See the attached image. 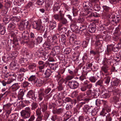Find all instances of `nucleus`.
Listing matches in <instances>:
<instances>
[{
  "label": "nucleus",
  "mask_w": 121,
  "mask_h": 121,
  "mask_svg": "<svg viewBox=\"0 0 121 121\" xmlns=\"http://www.w3.org/2000/svg\"><path fill=\"white\" fill-rule=\"evenodd\" d=\"M31 109L29 107H26L24 109L22 110L21 112V116L24 119H26L30 118L27 121H34L35 117L33 115L30 116L31 113Z\"/></svg>",
  "instance_id": "obj_1"
},
{
  "label": "nucleus",
  "mask_w": 121,
  "mask_h": 121,
  "mask_svg": "<svg viewBox=\"0 0 121 121\" xmlns=\"http://www.w3.org/2000/svg\"><path fill=\"white\" fill-rule=\"evenodd\" d=\"M77 99L78 101H83L84 102L83 104H85V102H88L90 99L88 96L84 93H80L77 96Z\"/></svg>",
  "instance_id": "obj_2"
},
{
  "label": "nucleus",
  "mask_w": 121,
  "mask_h": 121,
  "mask_svg": "<svg viewBox=\"0 0 121 121\" xmlns=\"http://www.w3.org/2000/svg\"><path fill=\"white\" fill-rule=\"evenodd\" d=\"M119 48V47H115L114 45H111L107 48V54L109 55L111 54L112 51L116 52L118 51Z\"/></svg>",
  "instance_id": "obj_3"
},
{
  "label": "nucleus",
  "mask_w": 121,
  "mask_h": 121,
  "mask_svg": "<svg viewBox=\"0 0 121 121\" xmlns=\"http://www.w3.org/2000/svg\"><path fill=\"white\" fill-rule=\"evenodd\" d=\"M30 25L28 21L25 20L22 21L19 26V28L20 30H24L25 28V26L26 28H29Z\"/></svg>",
  "instance_id": "obj_4"
},
{
  "label": "nucleus",
  "mask_w": 121,
  "mask_h": 121,
  "mask_svg": "<svg viewBox=\"0 0 121 121\" xmlns=\"http://www.w3.org/2000/svg\"><path fill=\"white\" fill-rule=\"evenodd\" d=\"M39 105L42 109V110L43 112H45V116L46 117L45 118L47 119L50 115V113L49 112H46L47 109V106L46 104H44L43 102L39 104Z\"/></svg>",
  "instance_id": "obj_5"
},
{
  "label": "nucleus",
  "mask_w": 121,
  "mask_h": 121,
  "mask_svg": "<svg viewBox=\"0 0 121 121\" xmlns=\"http://www.w3.org/2000/svg\"><path fill=\"white\" fill-rule=\"evenodd\" d=\"M68 85L69 87L72 89H75L79 86V83L77 81H68Z\"/></svg>",
  "instance_id": "obj_6"
},
{
  "label": "nucleus",
  "mask_w": 121,
  "mask_h": 121,
  "mask_svg": "<svg viewBox=\"0 0 121 121\" xmlns=\"http://www.w3.org/2000/svg\"><path fill=\"white\" fill-rule=\"evenodd\" d=\"M96 41L95 44V45L96 47H99L102 46V44L101 42H102L103 39L102 36L100 35H98L96 36Z\"/></svg>",
  "instance_id": "obj_7"
},
{
  "label": "nucleus",
  "mask_w": 121,
  "mask_h": 121,
  "mask_svg": "<svg viewBox=\"0 0 121 121\" xmlns=\"http://www.w3.org/2000/svg\"><path fill=\"white\" fill-rule=\"evenodd\" d=\"M36 114L37 117L35 121H41L42 120L43 115L41 111V109L38 108L36 110Z\"/></svg>",
  "instance_id": "obj_8"
},
{
  "label": "nucleus",
  "mask_w": 121,
  "mask_h": 121,
  "mask_svg": "<svg viewBox=\"0 0 121 121\" xmlns=\"http://www.w3.org/2000/svg\"><path fill=\"white\" fill-rule=\"evenodd\" d=\"M49 24L50 31V33L53 32L54 31L53 30L56 26V22L55 21L52 20L50 21Z\"/></svg>",
  "instance_id": "obj_9"
},
{
  "label": "nucleus",
  "mask_w": 121,
  "mask_h": 121,
  "mask_svg": "<svg viewBox=\"0 0 121 121\" xmlns=\"http://www.w3.org/2000/svg\"><path fill=\"white\" fill-rule=\"evenodd\" d=\"M26 96L27 97L35 100L37 98V97L35 96L33 91L32 90H30L28 92Z\"/></svg>",
  "instance_id": "obj_10"
},
{
  "label": "nucleus",
  "mask_w": 121,
  "mask_h": 121,
  "mask_svg": "<svg viewBox=\"0 0 121 121\" xmlns=\"http://www.w3.org/2000/svg\"><path fill=\"white\" fill-rule=\"evenodd\" d=\"M83 6L84 9L86 11V10H91V9L92 4L89 2H85L83 4Z\"/></svg>",
  "instance_id": "obj_11"
},
{
  "label": "nucleus",
  "mask_w": 121,
  "mask_h": 121,
  "mask_svg": "<svg viewBox=\"0 0 121 121\" xmlns=\"http://www.w3.org/2000/svg\"><path fill=\"white\" fill-rule=\"evenodd\" d=\"M102 103L104 107L103 109H106L107 111L110 112L111 111V108L110 107L108 106V103L106 101L102 100Z\"/></svg>",
  "instance_id": "obj_12"
},
{
  "label": "nucleus",
  "mask_w": 121,
  "mask_h": 121,
  "mask_svg": "<svg viewBox=\"0 0 121 121\" xmlns=\"http://www.w3.org/2000/svg\"><path fill=\"white\" fill-rule=\"evenodd\" d=\"M43 83V79L37 78L36 80L35 81L34 83L37 87H40L42 85Z\"/></svg>",
  "instance_id": "obj_13"
},
{
  "label": "nucleus",
  "mask_w": 121,
  "mask_h": 121,
  "mask_svg": "<svg viewBox=\"0 0 121 121\" xmlns=\"http://www.w3.org/2000/svg\"><path fill=\"white\" fill-rule=\"evenodd\" d=\"M56 17V20L59 21L60 22V23L62 25H65L68 23V22L67 19L64 17L60 18H58V17Z\"/></svg>",
  "instance_id": "obj_14"
},
{
  "label": "nucleus",
  "mask_w": 121,
  "mask_h": 121,
  "mask_svg": "<svg viewBox=\"0 0 121 121\" xmlns=\"http://www.w3.org/2000/svg\"><path fill=\"white\" fill-rule=\"evenodd\" d=\"M72 113L70 111L67 112L65 116L67 117H64L63 119H59L58 120L59 121H66L71 116Z\"/></svg>",
  "instance_id": "obj_15"
},
{
  "label": "nucleus",
  "mask_w": 121,
  "mask_h": 121,
  "mask_svg": "<svg viewBox=\"0 0 121 121\" xmlns=\"http://www.w3.org/2000/svg\"><path fill=\"white\" fill-rule=\"evenodd\" d=\"M64 81V79H61L58 82V86H57L58 90L60 91L63 90L64 88V86L63 84Z\"/></svg>",
  "instance_id": "obj_16"
},
{
  "label": "nucleus",
  "mask_w": 121,
  "mask_h": 121,
  "mask_svg": "<svg viewBox=\"0 0 121 121\" xmlns=\"http://www.w3.org/2000/svg\"><path fill=\"white\" fill-rule=\"evenodd\" d=\"M63 101L64 103H65L66 102H70L71 103L75 104L76 103V99L73 100V101L69 97H64L63 98Z\"/></svg>",
  "instance_id": "obj_17"
},
{
  "label": "nucleus",
  "mask_w": 121,
  "mask_h": 121,
  "mask_svg": "<svg viewBox=\"0 0 121 121\" xmlns=\"http://www.w3.org/2000/svg\"><path fill=\"white\" fill-rule=\"evenodd\" d=\"M103 11L104 13V15H107L110 13L111 11V8L106 5L103 6Z\"/></svg>",
  "instance_id": "obj_18"
},
{
  "label": "nucleus",
  "mask_w": 121,
  "mask_h": 121,
  "mask_svg": "<svg viewBox=\"0 0 121 121\" xmlns=\"http://www.w3.org/2000/svg\"><path fill=\"white\" fill-rule=\"evenodd\" d=\"M51 89L50 88H47L45 89L43 91V92L45 95L46 96V95L49 94V98H50L52 95V93L55 91V90H53L51 91Z\"/></svg>",
  "instance_id": "obj_19"
},
{
  "label": "nucleus",
  "mask_w": 121,
  "mask_h": 121,
  "mask_svg": "<svg viewBox=\"0 0 121 121\" xmlns=\"http://www.w3.org/2000/svg\"><path fill=\"white\" fill-rule=\"evenodd\" d=\"M95 26L94 24H91L88 26V30L91 33L94 32L96 30Z\"/></svg>",
  "instance_id": "obj_20"
},
{
  "label": "nucleus",
  "mask_w": 121,
  "mask_h": 121,
  "mask_svg": "<svg viewBox=\"0 0 121 121\" xmlns=\"http://www.w3.org/2000/svg\"><path fill=\"white\" fill-rule=\"evenodd\" d=\"M44 89L43 87L41 88L40 89V92L39 94V100H42L44 97L46 96L43 92Z\"/></svg>",
  "instance_id": "obj_21"
},
{
  "label": "nucleus",
  "mask_w": 121,
  "mask_h": 121,
  "mask_svg": "<svg viewBox=\"0 0 121 121\" xmlns=\"http://www.w3.org/2000/svg\"><path fill=\"white\" fill-rule=\"evenodd\" d=\"M62 25L59 24L58 25V30L60 31V33H64L67 30V28L65 27H63Z\"/></svg>",
  "instance_id": "obj_22"
},
{
  "label": "nucleus",
  "mask_w": 121,
  "mask_h": 121,
  "mask_svg": "<svg viewBox=\"0 0 121 121\" xmlns=\"http://www.w3.org/2000/svg\"><path fill=\"white\" fill-rule=\"evenodd\" d=\"M103 65L101 68V70L102 71L105 73H108V70L109 69V65H106L104 64Z\"/></svg>",
  "instance_id": "obj_23"
},
{
  "label": "nucleus",
  "mask_w": 121,
  "mask_h": 121,
  "mask_svg": "<svg viewBox=\"0 0 121 121\" xmlns=\"http://www.w3.org/2000/svg\"><path fill=\"white\" fill-rule=\"evenodd\" d=\"M24 92L22 90H20L17 96L18 99L19 100H21V101H23V96L24 95Z\"/></svg>",
  "instance_id": "obj_24"
},
{
  "label": "nucleus",
  "mask_w": 121,
  "mask_h": 121,
  "mask_svg": "<svg viewBox=\"0 0 121 121\" xmlns=\"http://www.w3.org/2000/svg\"><path fill=\"white\" fill-rule=\"evenodd\" d=\"M110 112L107 111L105 109H103L102 111L100 113V115L103 117H106L110 114L109 113Z\"/></svg>",
  "instance_id": "obj_25"
},
{
  "label": "nucleus",
  "mask_w": 121,
  "mask_h": 121,
  "mask_svg": "<svg viewBox=\"0 0 121 121\" xmlns=\"http://www.w3.org/2000/svg\"><path fill=\"white\" fill-rule=\"evenodd\" d=\"M64 111L63 108H60L57 109H53L52 110V112L54 114H59L62 113Z\"/></svg>",
  "instance_id": "obj_26"
},
{
  "label": "nucleus",
  "mask_w": 121,
  "mask_h": 121,
  "mask_svg": "<svg viewBox=\"0 0 121 121\" xmlns=\"http://www.w3.org/2000/svg\"><path fill=\"white\" fill-rule=\"evenodd\" d=\"M87 29V27L86 26L84 25H81L78 30V32H79L78 33H80L82 32H83V33H86Z\"/></svg>",
  "instance_id": "obj_27"
},
{
  "label": "nucleus",
  "mask_w": 121,
  "mask_h": 121,
  "mask_svg": "<svg viewBox=\"0 0 121 121\" xmlns=\"http://www.w3.org/2000/svg\"><path fill=\"white\" fill-rule=\"evenodd\" d=\"M29 35L27 31H24L22 34L23 39L24 40H27L29 39Z\"/></svg>",
  "instance_id": "obj_28"
},
{
  "label": "nucleus",
  "mask_w": 121,
  "mask_h": 121,
  "mask_svg": "<svg viewBox=\"0 0 121 121\" xmlns=\"http://www.w3.org/2000/svg\"><path fill=\"white\" fill-rule=\"evenodd\" d=\"M83 109L85 112H86L87 114H90L91 111V108L88 105H84L83 108Z\"/></svg>",
  "instance_id": "obj_29"
},
{
  "label": "nucleus",
  "mask_w": 121,
  "mask_h": 121,
  "mask_svg": "<svg viewBox=\"0 0 121 121\" xmlns=\"http://www.w3.org/2000/svg\"><path fill=\"white\" fill-rule=\"evenodd\" d=\"M120 82L119 79L116 78H114L111 82V85H112L117 86L119 84Z\"/></svg>",
  "instance_id": "obj_30"
},
{
  "label": "nucleus",
  "mask_w": 121,
  "mask_h": 121,
  "mask_svg": "<svg viewBox=\"0 0 121 121\" xmlns=\"http://www.w3.org/2000/svg\"><path fill=\"white\" fill-rule=\"evenodd\" d=\"M20 83H15L13 84L12 87V90L13 91H15L18 90L20 87L19 84Z\"/></svg>",
  "instance_id": "obj_31"
},
{
  "label": "nucleus",
  "mask_w": 121,
  "mask_h": 121,
  "mask_svg": "<svg viewBox=\"0 0 121 121\" xmlns=\"http://www.w3.org/2000/svg\"><path fill=\"white\" fill-rule=\"evenodd\" d=\"M96 86L98 85L100 86V88L102 89H104L105 88L104 86L103 85V81L101 80H98L95 84Z\"/></svg>",
  "instance_id": "obj_32"
},
{
  "label": "nucleus",
  "mask_w": 121,
  "mask_h": 121,
  "mask_svg": "<svg viewBox=\"0 0 121 121\" xmlns=\"http://www.w3.org/2000/svg\"><path fill=\"white\" fill-rule=\"evenodd\" d=\"M70 27L72 31L77 33L79 32H78V27L76 25V24H71Z\"/></svg>",
  "instance_id": "obj_33"
},
{
  "label": "nucleus",
  "mask_w": 121,
  "mask_h": 121,
  "mask_svg": "<svg viewBox=\"0 0 121 121\" xmlns=\"http://www.w3.org/2000/svg\"><path fill=\"white\" fill-rule=\"evenodd\" d=\"M58 17V18H60L64 17V14L62 13V11L60 10L59 12V14H55L53 15V17L56 20V17Z\"/></svg>",
  "instance_id": "obj_34"
},
{
  "label": "nucleus",
  "mask_w": 121,
  "mask_h": 121,
  "mask_svg": "<svg viewBox=\"0 0 121 121\" xmlns=\"http://www.w3.org/2000/svg\"><path fill=\"white\" fill-rule=\"evenodd\" d=\"M112 61V59L111 57L109 58H105L103 61V64H105L106 65H109L111 64Z\"/></svg>",
  "instance_id": "obj_35"
},
{
  "label": "nucleus",
  "mask_w": 121,
  "mask_h": 121,
  "mask_svg": "<svg viewBox=\"0 0 121 121\" xmlns=\"http://www.w3.org/2000/svg\"><path fill=\"white\" fill-rule=\"evenodd\" d=\"M36 64L34 63H31L29 64L28 68L32 71H35L36 69Z\"/></svg>",
  "instance_id": "obj_36"
},
{
  "label": "nucleus",
  "mask_w": 121,
  "mask_h": 121,
  "mask_svg": "<svg viewBox=\"0 0 121 121\" xmlns=\"http://www.w3.org/2000/svg\"><path fill=\"white\" fill-rule=\"evenodd\" d=\"M52 72L51 71L50 69H47L44 73L45 77L46 78H49L51 76Z\"/></svg>",
  "instance_id": "obj_37"
},
{
  "label": "nucleus",
  "mask_w": 121,
  "mask_h": 121,
  "mask_svg": "<svg viewBox=\"0 0 121 121\" xmlns=\"http://www.w3.org/2000/svg\"><path fill=\"white\" fill-rule=\"evenodd\" d=\"M98 93L97 91L93 90L91 93V97L93 98H96L99 95V93Z\"/></svg>",
  "instance_id": "obj_38"
},
{
  "label": "nucleus",
  "mask_w": 121,
  "mask_h": 121,
  "mask_svg": "<svg viewBox=\"0 0 121 121\" xmlns=\"http://www.w3.org/2000/svg\"><path fill=\"white\" fill-rule=\"evenodd\" d=\"M38 26L37 30H42L43 28V26L42 25V22L41 20H38Z\"/></svg>",
  "instance_id": "obj_39"
},
{
  "label": "nucleus",
  "mask_w": 121,
  "mask_h": 121,
  "mask_svg": "<svg viewBox=\"0 0 121 121\" xmlns=\"http://www.w3.org/2000/svg\"><path fill=\"white\" fill-rule=\"evenodd\" d=\"M45 48L47 50H51L52 48L51 44L49 42L45 43Z\"/></svg>",
  "instance_id": "obj_40"
},
{
  "label": "nucleus",
  "mask_w": 121,
  "mask_h": 121,
  "mask_svg": "<svg viewBox=\"0 0 121 121\" xmlns=\"http://www.w3.org/2000/svg\"><path fill=\"white\" fill-rule=\"evenodd\" d=\"M5 26H1L0 24V34L4 35L5 32Z\"/></svg>",
  "instance_id": "obj_41"
},
{
  "label": "nucleus",
  "mask_w": 121,
  "mask_h": 121,
  "mask_svg": "<svg viewBox=\"0 0 121 121\" xmlns=\"http://www.w3.org/2000/svg\"><path fill=\"white\" fill-rule=\"evenodd\" d=\"M12 104H7L4 105L3 107L4 110L5 111L9 109L10 108H11L10 106Z\"/></svg>",
  "instance_id": "obj_42"
},
{
  "label": "nucleus",
  "mask_w": 121,
  "mask_h": 121,
  "mask_svg": "<svg viewBox=\"0 0 121 121\" xmlns=\"http://www.w3.org/2000/svg\"><path fill=\"white\" fill-rule=\"evenodd\" d=\"M38 63L40 65L39 66V68L41 70L43 69L44 67V62L42 61H38Z\"/></svg>",
  "instance_id": "obj_43"
},
{
  "label": "nucleus",
  "mask_w": 121,
  "mask_h": 121,
  "mask_svg": "<svg viewBox=\"0 0 121 121\" xmlns=\"http://www.w3.org/2000/svg\"><path fill=\"white\" fill-rule=\"evenodd\" d=\"M120 90L118 88L116 87L112 91V93L114 95H116L120 93Z\"/></svg>",
  "instance_id": "obj_44"
},
{
  "label": "nucleus",
  "mask_w": 121,
  "mask_h": 121,
  "mask_svg": "<svg viewBox=\"0 0 121 121\" xmlns=\"http://www.w3.org/2000/svg\"><path fill=\"white\" fill-rule=\"evenodd\" d=\"M42 39H43L41 37H38L36 39L37 43L35 42L34 41L33 42L34 44H35L38 43H41L42 41Z\"/></svg>",
  "instance_id": "obj_45"
},
{
  "label": "nucleus",
  "mask_w": 121,
  "mask_h": 121,
  "mask_svg": "<svg viewBox=\"0 0 121 121\" xmlns=\"http://www.w3.org/2000/svg\"><path fill=\"white\" fill-rule=\"evenodd\" d=\"M54 51L55 52V54H58L60 52V47L58 46H55L54 47Z\"/></svg>",
  "instance_id": "obj_46"
},
{
  "label": "nucleus",
  "mask_w": 121,
  "mask_h": 121,
  "mask_svg": "<svg viewBox=\"0 0 121 121\" xmlns=\"http://www.w3.org/2000/svg\"><path fill=\"white\" fill-rule=\"evenodd\" d=\"M105 16H108V17L110 19V20H112V19L115 18V16L114 14L111 12L110 13H109L108 15H106Z\"/></svg>",
  "instance_id": "obj_47"
},
{
  "label": "nucleus",
  "mask_w": 121,
  "mask_h": 121,
  "mask_svg": "<svg viewBox=\"0 0 121 121\" xmlns=\"http://www.w3.org/2000/svg\"><path fill=\"white\" fill-rule=\"evenodd\" d=\"M37 79V78H36V77L35 76L32 75L28 79L29 81H33L34 83L35 82V81Z\"/></svg>",
  "instance_id": "obj_48"
},
{
  "label": "nucleus",
  "mask_w": 121,
  "mask_h": 121,
  "mask_svg": "<svg viewBox=\"0 0 121 121\" xmlns=\"http://www.w3.org/2000/svg\"><path fill=\"white\" fill-rule=\"evenodd\" d=\"M89 80L92 82L94 83L97 80L96 76H91L89 78Z\"/></svg>",
  "instance_id": "obj_49"
},
{
  "label": "nucleus",
  "mask_w": 121,
  "mask_h": 121,
  "mask_svg": "<svg viewBox=\"0 0 121 121\" xmlns=\"http://www.w3.org/2000/svg\"><path fill=\"white\" fill-rule=\"evenodd\" d=\"M111 77L109 76H107L104 78V81L105 83L107 84H108L109 83Z\"/></svg>",
  "instance_id": "obj_50"
},
{
  "label": "nucleus",
  "mask_w": 121,
  "mask_h": 121,
  "mask_svg": "<svg viewBox=\"0 0 121 121\" xmlns=\"http://www.w3.org/2000/svg\"><path fill=\"white\" fill-rule=\"evenodd\" d=\"M38 52L40 54H42V55L44 56L46 55L47 53L42 48H40L39 49Z\"/></svg>",
  "instance_id": "obj_51"
},
{
  "label": "nucleus",
  "mask_w": 121,
  "mask_h": 121,
  "mask_svg": "<svg viewBox=\"0 0 121 121\" xmlns=\"http://www.w3.org/2000/svg\"><path fill=\"white\" fill-rule=\"evenodd\" d=\"M38 106V104L35 102H33L31 105V109L33 110L37 108Z\"/></svg>",
  "instance_id": "obj_52"
},
{
  "label": "nucleus",
  "mask_w": 121,
  "mask_h": 121,
  "mask_svg": "<svg viewBox=\"0 0 121 121\" xmlns=\"http://www.w3.org/2000/svg\"><path fill=\"white\" fill-rule=\"evenodd\" d=\"M15 28V26L13 22L10 23L8 26L9 30H12Z\"/></svg>",
  "instance_id": "obj_53"
},
{
  "label": "nucleus",
  "mask_w": 121,
  "mask_h": 121,
  "mask_svg": "<svg viewBox=\"0 0 121 121\" xmlns=\"http://www.w3.org/2000/svg\"><path fill=\"white\" fill-rule=\"evenodd\" d=\"M38 23V21H33L32 25V28L37 30Z\"/></svg>",
  "instance_id": "obj_54"
},
{
  "label": "nucleus",
  "mask_w": 121,
  "mask_h": 121,
  "mask_svg": "<svg viewBox=\"0 0 121 121\" xmlns=\"http://www.w3.org/2000/svg\"><path fill=\"white\" fill-rule=\"evenodd\" d=\"M78 91H73L72 93L71 97H76L78 96Z\"/></svg>",
  "instance_id": "obj_55"
},
{
  "label": "nucleus",
  "mask_w": 121,
  "mask_h": 121,
  "mask_svg": "<svg viewBox=\"0 0 121 121\" xmlns=\"http://www.w3.org/2000/svg\"><path fill=\"white\" fill-rule=\"evenodd\" d=\"M91 112L92 116H94L95 115L97 114V111L96 110L95 108L92 109V108H91Z\"/></svg>",
  "instance_id": "obj_56"
},
{
  "label": "nucleus",
  "mask_w": 121,
  "mask_h": 121,
  "mask_svg": "<svg viewBox=\"0 0 121 121\" xmlns=\"http://www.w3.org/2000/svg\"><path fill=\"white\" fill-rule=\"evenodd\" d=\"M18 76V81L19 82L22 81L24 79V77H23V74H19Z\"/></svg>",
  "instance_id": "obj_57"
},
{
  "label": "nucleus",
  "mask_w": 121,
  "mask_h": 121,
  "mask_svg": "<svg viewBox=\"0 0 121 121\" xmlns=\"http://www.w3.org/2000/svg\"><path fill=\"white\" fill-rule=\"evenodd\" d=\"M114 59L117 62L121 60V55H117L114 58Z\"/></svg>",
  "instance_id": "obj_58"
},
{
  "label": "nucleus",
  "mask_w": 121,
  "mask_h": 121,
  "mask_svg": "<svg viewBox=\"0 0 121 121\" xmlns=\"http://www.w3.org/2000/svg\"><path fill=\"white\" fill-rule=\"evenodd\" d=\"M102 100H100L99 99H97L95 100V104L96 106H99L101 102L102 103Z\"/></svg>",
  "instance_id": "obj_59"
},
{
  "label": "nucleus",
  "mask_w": 121,
  "mask_h": 121,
  "mask_svg": "<svg viewBox=\"0 0 121 121\" xmlns=\"http://www.w3.org/2000/svg\"><path fill=\"white\" fill-rule=\"evenodd\" d=\"M30 83L27 82L25 81L22 84V86L24 88L27 87L29 86Z\"/></svg>",
  "instance_id": "obj_60"
},
{
  "label": "nucleus",
  "mask_w": 121,
  "mask_h": 121,
  "mask_svg": "<svg viewBox=\"0 0 121 121\" xmlns=\"http://www.w3.org/2000/svg\"><path fill=\"white\" fill-rule=\"evenodd\" d=\"M60 7L58 6H57L56 4H55L53 8V12L55 13L59 11Z\"/></svg>",
  "instance_id": "obj_61"
},
{
  "label": "nucleus",
  "mask_w": 121,
  "mask_h": 121,
  "mask_svg": "<svg viewBox=\"0 0 121 121\" xmlns=\"http://www.w3.org/2000/svg\"><path fill=\"white\" fill-rule=\"evenodd\" d=\"M55 79L57 81H58V80L61 79H62L61 78V75L60 74L58 73L57 74H56V76L55 77Z\"/></svg>",
  "instance_id": "obj_62"
},
{
  "label": "nucleus",
  "mask_w": 121,
  "mask_h": 121,
  "mask_svg": "<svg viewBox=\"0 0 121 121\" xmlns=\"http://www.w3.org/2000/svg\"><path fill=\"white\" fill-rule=\"evenodd\" d=\"M6 44L5 42H1L0 45V49L1 48H6Z\"/></svg>",
  "instance_id": "obj_63"
},
{
  "label": "nucleus",
  "mask_w": 121,
  "mask_h": 121,
  "mask_svg": "<svg viewBox=\"0 0 121 121\" xmlns=\"http://www.w3.org/2000/svg\"><path fill=\"white\" fill-rule=\"evenodd\" d=\"M94 8L97 11H99L100 9V8L99 5L97 4H95Z\"/></svg>",
  "instance_id": "obj_64"
}]
</instances>
